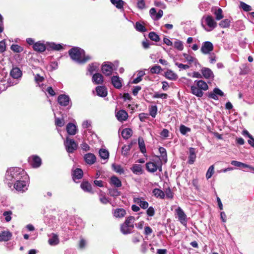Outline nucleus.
<instances>
[{
  "mask_svg": "<svg viewBox=\"0 0 254 254\" xmlns=\"http://www.w3.org/2000/svg\"><path fill=\"white\" fill-rule=\"evenodd\" d=\"M26 172L23 169L18 167H12L8 169L5 176V182L8 184L9 187L17 180H19Z\"/></svg>",
  "mask_w": 254,
  "mask_h": 254,
  "instance_id": "1",
  "label": "nucleus"
},
{
  "mask_svg": "<svg viewBox=\"0 0 254 254\" xmlns=\"http://www.w3.org/2000/svg\"><path fill=\"white\" fill-rule=\"evenodd\" d=\"M71 59L78 64H84L91 59L89 56H86L85 52L78 47H74L68 51Z\"/></svg>",
  "mask_w": 254,
  "mask_h": 254,
  "instance_id": "2",
  "label": "nucleus"
},
{
  "mask_svg": "<svg viewBox=\"0 0 254 254\" xmlns=\"http://www.w3.org/2000/svg\"><path fill=\"white\" fill-rule=\"evenodd\" d=\"M195 85L191 86V93L198 97H201L203 95L202 90L206 91L208 89V86L207 83L202 80H195Z\"/></svg>",
  "mask_w": 254,
  "mask_h": 254,
  "instance_id": "3",
  "label": "nucleus"
},
{
  "mask_svg": "<svg viewBox=\"0 0 254 254\" xmlns=\"http://www.w3.org/2000/svg\"><path fill=\"white\" fill-rule=\"evenodd\" d=\"M162 162L161 159L156 156L153 158L152 160L146 164V168L147 170L150 173H154L157 170L162 171Z\"/></svg>",
  "mask_w": 254,
  "mask_h": 254,
  "instance_id": "4",
  "label": "nucleus"
},
{
  "mask_svg": "<svg viewBox=\"0 0 254 254\" xmlns=\"http://www.w3.org/2000/svg\"><path fill=\"white\" fill-rule=\"evenodd\" d=\"M14 189L18 191L24 192L28 190L29 186L28 177L26 174L20 179L17 180L13 184Z\"/></svg>",
  "mask_w": 254,
  "mask_h": 254,
  "instance_id": "5",
  "label": "nucleus"
},
{
  "mask_svg": "<svg viewBox=\"0 0 254 254\" xmlns=\"http://www.w3.org/2000/svg\"><path fill=\"white\" fill-rule=\"evenodd\" d=\"M202 19L205 20L206 25L208 26L207 28H205V30L207 31H211L217 26V23L215 21L212 16L210 15L205 17L203 16Z\"/></svg>",
  "mask_w": 254,
  "mask_h": 254,
  "instance_id": "6",
  "label": "nucleus"
},
{
  "mask_svg": "<svg viewBox=\"0 0 254 254\" xmlns=\"http://www.w3.org/2000/svg\"><path fill=\"white\" fill-rule=\"evenodd\" d=\"M65 148L68 153H72L77 149V145L74 140L67 137L64 142Z\"/></svg>",
  "mask_w": 254,
  "mask_h": 254,
  "instance_id": "7",
  "label": "nucleus"
},
{
  "mask_svg": "<svg viewBox=\"0 0 254 254\" xmlns=\"http://www.w3.org/2000/svg\"><path fill=\"white\" fill-rule=\"evenodd\" d=\"M175 212L178 216V219L180 222L184 225L186 226L187 222V215L185 213L183 210L180 207H178L176 210Z\"/></svg>",
  "mask_w": 254,
  "mask_h": 254,
  "instance_id": "8",
  "label": "nucleus"
},
{
  "mask_svg": "<svg viewBox=\"0 0 254 254\" xmlns=\"http://www.w3.org/2000/svg\"><path fill=\"white\" fill-rule=\"evenodd\" d=\"M213 45L211 42L206 41L202 43L200 51L202 53L206 55L210 54L213 50Z\"/></svg>",
  "mask_w": 254,
  "mask_h": 254,
  "instance_id": "9",
  "label": "nucleus"
},
{
  "mask_svg": "<svg viewBox=\"0 0 254 254\" xmlns=\"http://www.w3.org/2000/svg\"><path fill=\"white\" fill-rule=\"evenodd\" d=\"M70 101V100L69 96L66 95H60L58 98V102L62 106H66L70 103V107L71 103Z\"/></svg>",
  "mask_w": 254,
  "mask_h": 254,
  "instance_id": "10",
  "label": "nucleus"
},
{
  "mask_svg": "<svg viewBox=\"0 0 254 254\" xmlns=\"http://www.w3.org/2000/svg\"><path fill=\"white\" fill-rule=\"evenodd\" d=\"M29 162L31 166L33 168L39 167L42 163L41 158L36 155L32 156L29 158Z\"/></svg>",
  "mask_w": 254,
  "mask_h": 254,
  "instance_id": "11",
  "label": "nucleus"
},
{
  "mask_svg": "<svg viewBox=\"0 0 254 254\" xmlns=\"http://www.w3.org/2000/svg\"><path fill=\"white\" fill-rule=\"evenodd\" d=\"M202 76L206 79H212L214 77V74L212 71L208 67H202L201 70Z\"/></svg>",
  "mask_w": 254,
  "mask_h": 254,
  "instance_id": "12",
  "label": "nucleus"
},
{
  "mask_svg": "<svg viewBox=\"0 0 254 254\" xmlns=\"http://www.w3.org/2000/svg\"><path fill=\"white\" fill-rule=\"evenodd\" d=\"M133 202L139 205V206L143 209H145L148 207V203L145 201L142 197H134L133 198Z\"/></svg>",
  "mask_w": 254,
  "mask_h": 254,
  "instance_id": "13",
  "label": "nucleus"
},
{
  "mask_svg": "<svg viewBox=\"0 0 254 254\" xmlns=\"http://www.w3.org/2000/svg\"><path fill=\"white\" fill-rule=\"evenodd\" d=\"M112 66L113 64L111 63H109L108 64H103L102 67V72L107 76L111 75L113 70Z\"/></svg>",
  "mask_w": 254,
  "mask_h": 254,
  "instance_id": "14",
  "label": "nucleus"
},
{
  "mask_svg": "<svg viewBox=\"0 0 254 254\" xmlns=\"http://www.w3.org/2000/svg\"><path fill=\"white\" fill-rule=\"evenodd\" d=\"M34 77V80L37 85L41 89L42 91H45V85L42 83L44 80L43 76H40L39 74H36Z\"/></svg>",
  "mask_w": 254,
  "mask_h": 254,
  "instance_id": "15",
  "label": "nucleus"
},
{
  "mask_svg": "<svg viewBox=\"0 0 254 254\" xmlns=\"http://www.w3.org/2000/svg\"><path fill=\"white\" fill-rule=\"evenodd\" d=\"M84 158L86 163L89 165L94 164L96 161L95 155L91 153L85 154Z\"/></svg>",
  "mask_w": 254,
  "mask_h": 254,
  "instance_id": "16",
  "label": "nucleus"
},
{
  "mask_svg": "<svg viewBox=\"0 0 254 254\" xmlns=\"http://www.w3.org/2000/svg\"><path fill=\"white\" fill-rule=\"evenodd\" d=\"M224 95L223 92L219 88H215L212 92H210L209 94L208 97L214 100H218V96H223Z\"/></svg>",
  "mask_w": 254,
  "mask_h": 254,
  "instance_id": "17",
  "label": "nucleus"
},
{
  "mask_svg": "<svg viewBox=\"0 0 254 254\" xmlns=\"http://www.w3.org/2000/svg\"><path fill=\"white\" fill-rule=\"evenodd\" d=\"M116 116L118 121L123 122L127 120L128 114L126 111L121 110L116 113Z\"/></svg>",
  "mask_w": 254,
  "mask_h": 254,
  "instance_id": "18",
  "label": "nucleus"
},
{
  "mask_svg": "<svg viewBox=\"0 0 254 254\" xmlns=\"http://www.w3.org/2000/svg\"><path fill=\"white\" fill-rule=\"evenodd\" d=\"M111 81L112 84L115 88L120 89L122 87V79L118 76H113Z\"/></svg>",
  "mask_w": 254,
  "mask_h": 254,
  "instance_id": "19",
  "label": "nucleus"
},
{
  "mask_svg": "<svg viewBox=\"0 0 254 254\" xmlns=\"http://www.w3.org/2000/svg\"><path fill=\"white\" fill-rule=\"evenodd\" d=\"M196 159L195 149L194 148L190 147L189 148V156L188 163L192 164L194 163Z\"/></svg>",
  "mask_w": 254,
  "mask_h": 254,
  "instance_id": "20",
  "label": "nucleus"
},
{
  "mask_svg": "<svg viewBox=\"0 0 254 254\" xmlns=\"http://www.w3.org/2000/svg\"><path fill=\"white\" fill-rule=\"evenodd\" d=\"M12 236V234L9 231H3L0 232V241H7Z\"/></svg>",
  "mask_w": 254,
  "mask_h": 254,
  "instance_id": "21",
  "label": "nucleus"
},
{
  "mask_svg": "<svg viewBox=\"0 0 254 254\" xmlns=\"http://www.w3.org/2000/svg\"><path fill=\"white\" fill-rule=\"evenodd\" d=\"M164 75L166 78L172 80H175L178 78L177 74L171 69H167Z\"/></svg>",
  "mask_w": 254,
  "mask_h": 254,
  "instance_id": "22",
  "label": "nucleus"
},
{
  "mask_svg": "<svg viewBox=\"0 0 254 254\" xmlns=\"http://www.w3.org/2000/svg\"><path fill=\"white\" fill-rule=\"evenodd\" d=\"M183 56L186 60L189 63V64H190L192 63H194L195 65L197 64H199L198 60L195 58L191 56V55L187 53H184Z\"/></svg>",
  "mask_w": 254,
  "mask_h": 254,
  "instance_id": "23",
  "label": "nucleus"
},
{
  "mask_svg": "<svg viewBox=\"0 0 254 254\" xmlns=\"http://www.w3.org/2000/svg\"><path fill=\"white\" fill-rule=\"evenodd\" d=\"M33 48L35 51L39 52H43L46 50V46L45 44L40 41L35 43L33 45Z\"/></svg>",
  "mask_w": 254,
  "mask_h": 254,
  "instance_id": "24",
  "label": "nucleus"
},
{
  "mask_svg": "<svg viewBox=\"0 0 254 254\" xmlns=\"http://www.w3.org/2000/svg\"><path fill=\"white\" fill-rule=\"evenodd\" d=\"M96 90L99 96L105 97L107 95V90L105 86H98L96 87Z\"/></svg>",
  "mask_w": 254,
  "mask_h": 254,
  "instance_id": "25",
  "label": "nucleus"
},
{
  "mask_svg": "<svg viewBox=\"0 0 254 254\" xmlns=\"http://www.w3.org/2000/svg\"><path fill=\"white\" fill-rule=\"evenodd\" d=\"M92 80L96 84H100L103 82V77L101 74L95 73L93 74Z\"/></svg>",
  "mask_w": 254,
  "mask_h": 254,
  "instance_id": "26",
  "label": "nucleus"
},
{
  "mask_svg": "<svg viewBox=\"0 0 254 254\" xmlns=\"http://www.w3.org/2000/svg\"><path fill=\"white\" fill-rule=\"evenodd\" d=\"M66 131L69 135L75 134L77 131L76 126L72 123H68L66 126Z\"/></svg>",
  "mask_w": 254,
  "mask_h": 254,
  "instance_id": "27",
  "label": "nucleus"
},
{
  "mask_svg": "<svg viewBox=\"0 0 254 254\" xmlns=\"http://www.w3.org/2000/svg\"><path fill=\"white\" fill-rule=\"evenodd\" d=\"M10 75L13 78L17 79L21 77L22 75V72L19 68L14 67L10 71Z\"/></svg>",
  "mask_w": 254,
  "mask_h": 254,
  "instance_id": "28",
  "label": "nucleus"
},
{
  "mask_svg": "<svg viewBox=\"0 0 254 254\" xmlns=\"http://www.w3.org/2000/svg\"><path fill=\"white\" fill-rule=\"evenodd\" d=\"M83 173L81 169L76 168L73 172V180L75 181L76 180H79L83 177Z\"/></svg>",
  "mask_w": 254,
  "mask_h": 254,
  "instance_id": "29",
  "label": "nucleus"
},
{
  "mask_svg": "<svg viewBox=\"0 0 254 254\" xmlns=\"http://www.w3.org/2000/svg\"><path fill=\"white\" fill-rule=\"evenodd\" d=\"M159 151L160 153V156L159 157L161 160V162L166 163L167 161V156L166 150L165 148L160 147L159 148Z\"/></svg>",
  "mask_w": 254,
  "mask_h": 254,
  "instance_id": "30",
  "label": "nucleus"
},
{
  "mask_svg": "<svg viewBox=\"0 0 254 254\" xmlns=\"http://www.w3.org/2000/svg\"><path fill=\"white\" fill-rule=\"evenodd\" d=\"M113 214L117 218H122L126 214V211L123 208H117L114 210Z\"/></svg>",
  "mask_w": 254,
  "mask_h": 254,
  "instance_id": "31",
  "label": "nucleus"
},
{
  "mask_svg": "<svg viewBox=\"0 0 254 254\" xmlns=\"http://www.w3.org/2000/svg\"><path fill=\"white\" fill-rule=\"evenodd\" d=\"M152 193L157 198L163 199L165 197L164 192L159 189H154L152 191Z\"/></svg>",
  "mask_w": 254,
  "mask_h": 254,
  "instance_id": "32",
  "label": "nucleus"
},
{
  "mask_svg": "<svg viewBox=\"0 0 254 254\" xmlns=\"http://www.w3.org/2000/svg\"><path fill=\"white\" fill-rule=\"evenodd\" d=\"M49 244L51 246H55L59 243L58 236L55 234H52L51 238L48 240Z\"/></svg>",
  "mask_w": 254,
  "mask_h": 254,
  "instance_id": "33",
  "label": "nucleus"
},
{
  "mask_svg": "<svg viewBox=\"0 0 254 254\" xmlns=\"http://www.w3.org/2000/svg\"><path fill=\"white\" fill-rule=\"evenodd\" d=\"M111 184L117 188H119L122 186L121 181L116 176H113L111 177Z\"/></svg>",
  "mask_w": 254,
  "mask_h": 254,
  "instance_id": "34",
  "label": "nucleus"
},
{
  "mask_svg": "<svg viewBox=\"0 0 254 254\" xmlns=\"http://www.w3.org/2000/svg\"><path fill=\"white\" fill-rule=\"evenodd\" d=\"M80 187L83 190L89 192H92V186L88 182H85L82 183L80 185Z\"/></svg>",
  "mask_w": 254,
  "mask_h": 254,
  "instance_id": "35",
  "label": "nucleus"
},
{
  "mask_svg": "<svg viewBox=\"0 0 254 254\" xmlns=\"http://www.w3.org/2000/svg\"><path fill=\"white\" fill-rule=\"evenodd\" d=\"M132 130L128 128L124 129L122 132V135L125 139H128L132 135Z\"/></svg>",
  "mask_w": 254,
  "mask_h": 254,
  "instance_id": "36",
  "label": "nucleus"
},
{
  "mask_svg": "<svg viewBox=\"0 0 254 254\" xmlns=\"http://www.w3.org/2000/svg\"><path fill=\"white\" fill-rule=\"evenodd\" d=\"M173 45L174 47L178 51H182L184 49L183 43L179 40L176 39Z\"/></svg>",
  "mask_w": 254,
  "mask_h": 254,
  "instance_id": "37",
  "label": "nucleus"
},
{
  "mask_svg": "<svg viewBox=\"0 0 254 254\" xmlns=\"http://www.w3.org/2000/svg\"><path fill=\"white\" fill-rule=\"evenodd\" d=\"M131 171L134 174H141L142 173V167L139 164H134L131 168Z\"/></svg>",
  "mask_w": 254,
  "mask_h": 254,
  "instance_id": "38",
  "label": "nucleus"
},
{
  "mask_svg": "<svg viewBox=\"0 0 254 254\" xmlns=\"http://www.w3.org/2000/svg\"><path fill=\"white\" fill-rule=\"evenodd\" d=\"M132 229V228L130 227L125 223L123 224L121 227V232L124 234H128L130 233Z\"/></svg>",
  "mask_w": 254,
  "mask_h": 254,
  "instance_id": "39",
  "label": "nucleus"
},
{
  "mask_svg": "<svg viewBox=\"0 0 254 254\" xmlns=\"http://www.w3.org/2000/svg\"><path fill=\"white\" fill-rule=\"evenodd\" d=\"M110 1L118 9H122L124 7V1L123 0H110Z\"/></svg>",
  "mask_w": 254,
  "mask_h": 254,
  "instance_id": "40",
  "label": "nucleus"
},
{
  "mask_svg": "<svg viewBox=\"0 0 254 254\" xmlns=\"http://www.w3.org/2000/svg\"><path fill=\"white\" fill-rule=\"evenodd\" d=\"M145 75V72L142 70H140L137 73V77L134 78L132 83L133 84H137L142 80V77Z\"/></svg>",
  "mask_w": 254,
  "mask_h": 254,
  "instance_id": "41",
  "label": "nucleus"
},
{
  "mask_svg": "<svg viewBox=\"0 0 254 254\" xmlns=\"http://www.w3.org/2000/svg\"><path fill=\"white\" fill-rule=\"evenodd\" d=\"M98 195L99 197V200L102 203L106 204L109 202L108 198L106 196L105 193L104 192L100 190L98 193Z\"/></svg>",
  "mask_w": 254,
  "mask_h": 254,
  "instance_id": "42",
  "label": "nucleus"
},
{
  "mask_svg": "<svg viewBox=\"0 0 254 254\" xmlns=\"http://www.w3.org/2000/svg\"><path fill=\"white\" fill-rule=\"evenodd\" d=\"M132 145V143H130L128 145H125L123 146L122 149V154L125 156H127L129 151L130 150Z\"/></svg>",
  "mask_w": 254,
  "mask_h": 254,
  "instance_id": "43",
  "label": "nucleus"
},
{
  "mask_svg": "<svg viewBox=\"0 0 254 254\" xmlns=\"http://www.w3.org/2000/svg\"><path fill=\"white\" fill-rule=\"evenodd\" d=\"M99 155L101 158L103 159H107L109 158V153L108 151L105 149H101L99 150Z\"/></svg>",
  "mask_w": 254,
  "mask_h": 254,
  "instance_id": "44",
  "label": "nucleus"
},
{
  "mask_svg": "<svg viewBox=\"0 0 254 254\" xmlns=\"http://www.w3.org/2000/svg\"><path fill=\"white\" fill-rule=\"evenodd\" d=\"M134 217L133 216H130L127 218L124 223L127 225V226H129L130 227L133 228V223L134 222Z\"/></svg>",
  "mask_w": 254,
  "mask_h": 254,
  "instance_id": "45",
  "label": "nucleus"
},
{
  "mask_svg": "<svg viewBox=\"0 0 254 254\" xmlns=\"http://www.w3.org/2000/svg\"><path fill=\"white\" fill-rule=\"evenodd\" d=\"M49 47L55 51H60L63 49V47L60 44H56L55 43H51L49 44Z\"/></svg>",
  "mask_w": 254,
  "mask_h": 254,
  "instance_id": "46",
  "label": "nucleus"
},
{
  "mask_svg": "<svg viewBox=\"0 0 254 254\" xmlns=\"http://www.w3.org/2000/svg\"><path fill=\"white\" fill-rule=\"evenodd\" d=\"M231 163L232 165L240 168H248L249 167V165L235 160L232 161Z\"/></svg>",
  "mask_w": 254,
  "mask_h": 254,
  "instance_id": "47",
  "label": "nucleus"
},
{
  "mask_svg": "<svg viewBox=\"0 0 254 254\" xmlns=\"http://www.w3.org/2000/svg\"><path fill=\"white\" fill-rule=\"evenodd\" d=\"M138 141L139 147L141 152L143 153L146 152V148L143 139L142 137H139Z\"/></svg>",
  "mask_w": 254,
  "mask_h": 254,
  "instance_id": "48",
  "label": "nucleus"
},
{
  "mask_svg": "<svg viewBox=\"0 0 254 254\" xmlns=\"http://www.w3.org/2000/svg\"><path fill=\"white\" fill-rule=\"evenodd\" d=\"M99 64L97 63H93L89 65L88 71L90 74H92L94 71L98 70L99 68Z\"/></svg>",
  "mask_w": 254,
  "mask_h": 254,
  "instance_id": "49",
  "label": "nucleus"
},
{
  "mask_svg": "<svg viewBox=\"0 0 254 254\" xmlns=\"http://www.w3.org/2000/svg\"><path fill=\"white\" fill-rule=\"evenodd\" d=\"M135 28L139 32H143L146 31V28L139 22H136L135 24Z\"/></svg>",
  "mask_w": 254,
  "mask_h": 254,
  "instance_id": "50",
  "label": "nucleus"
},
{
  "mask_svg": "<svg viewBox=\"0 0 254 254\" xmlns=\"http://www.w3.org/2000/svg\"><path fill=\"white\" fill-rule=\"evenodd\" d=\"M214 14L215 15L216 19L217 20H219L223 17V11L222 9L220 8H218V9H216L215 11L214 12Z\"/></svg>",
  "mask_w": 254,
  "mask_h": 254,
  "instance_id": "51",
  "label": "nucleus"
},
{
  "mask_svg": "<svg viewBox=\"0 0 254 254\" xmlns=\"http://www.w3.org/2000/svg\"><path fill=\"white\" fill-rule=\"evenodd\" d=\"M148 37L151 40L155 42H158L160 40L159 36L154 32H150Z\"/></svg>",
  "mask_w": 254,
  "mask_h": 254,
  "instance_id": "52",
  "label": "nucleus"
},
{
  "mask_svg": "<svg viewBox=\"0 0 254 254\" xmlns=\"http://www.w3.org/2000/svg\"><path fill=\"white\" fill-rule=\"evenodd\" d=\"M149 115L153 118H155L157 114V108L156 106H152L149 108Z\"/></svg>",
  "mask_w": 254,
  "mask_h": 254,
  "instance_id": "53",
  "label": "nucleus"
},
{
  "mask_svg": "<svg viewBox=\"0 0 254 254\" xmlns=\"http://www.w3.org/2000/svg\"><path fill=\"white\" fill-rule=\"evenodd\" d=\"M65 124L64 120L63 117L62 118H55V125L59 127H62Z\"/></svg>",
  "mask_w": 254,
  "mask_h": 254,
  "instance_id": "54",
  "label": "nucleus"
},
{
  "mask_svg": "<svg viewBox=\"0 0 254 254\" xmlns=\"http://www.w3.org/2000/svg\"><path fill=\"white\" fill-rule=\"evenodd\" d=\"M112 167L116 172L120 174L124 173V170L121 166L119 165L113 164Z\"/></svg>",
  "mask_w": 254,
  "mask_h": 254,
  "instance_id": "55",
  "label": "nucleus"
},
{
  "mask_svg": "<svg viewBox=\"0 0 254 254\" xmlns=\"http://www.w3.org/2000/svg\"><path fill=\"white\" fill-rule=\"evenodd\" d=\"M214 165H211L208 168V169L206 172V178H207V179H210L212 177L213 174H214Z\"/></svg>",
  "mask_w": 254,
  "mask_h": 254,
  "instance_id": "56",
  "label": "nucleus"
},
{
  "mask_svg": "<svg viewBox=\"0 0 254 254\" xmlns=\"http://www.w3.org/2000/svg\"><path fill=\"white\" fill-rule=\"evenodd\" d=\"M136 7L139 9L145 8V2L144 0H136Z\"/></svg>",
  "mask_w": 254,
  "mask_h": 254,
  "instance_id": "57",
  "label": "nucleus"
},
{
  "mask_svg": "<svg viewBox=\"0 0 254 254\" xmlns=\"http://www.w3.org/2000/svg\"><path fill=\"white\" fill-rule=\"evenodd\" d=\"M230 21L228 19L222 20L219 24V26L222 28H227L229 27Z\"/></svg>",
  "mask_w": 254,
  "mask_h": 254,
  "instance_id": "58",
  "label": "nucleus"
},
{
  "mask_svg": "<svg viewBox=\"0 0 254 254\" xmlns=\"http://www.w3.org/2000/svg\"><path fill=\"white\" fill-rule=\"evenodd\" d=\"M161 70H162V68H161L160 66L157 65H155L152 66L150 68V72L152 73L158 74V73H159L160 72Z\"/></svg>",
  "mask_w": 254,
  "mask_h": 254,
  "instance_id": "59",
  "label": "nucleus"
},
{
  "mask_svg": "<svg viewBox=\"0 0 254 254\" xmlns=\"http://www.w3.org/2000/svg\"><path fill=\"white\" fill-rule=\"evenodd\" d=\"M240 7L245 11L248 12L252 10L251 6L244 2L241 1L240 2Z\"/></svg>",
  "mask_w": 254,
  "mask_h": 254,
  "instance_id": "60",
  "label": "nucleus"
},
{
  "mask_svg": "<svg viewBox=\"0 0 254 254\" xmlns=\"http://www.w3.org/2000/svg\"><path fill=\"white\" fill-rule=\"evenodd\" d=\"M12 212L11 211H4L3 215L5 217V220L6 222H9L11 219V215Z\"/></svg>",
  "mask_w": 254,
  "mask_h": 254,
  "instance_id": "61",
  "label": "nucleus"
},
{
  "mask_svg": "<svg viewBox=\"0 0 254 254\" xmlns=\"http://www.w3.org/2000/svg\"><path fill=\"white\" fill-rule=\"evenodd\" d=\"M180 131L182 134L185 135L187 132L190 131V128L184 125H181L180 127Z\"/></svg>",
  "mask_w": 254,
  "mask_h": 254,
  "instance_id": "62",
  "label": "nucleus"
},
{
  "mask_svg": "<svg viewBox=\"0 0 254 254\" xmlns=\"http://www.w3.org/2000/svg\"><path fill=\"white\" fill-rule=\"evenodd\" d=\"M109 193L111 196L114 197L118 196L120 195V192L116 189H109Z\"/></svg>",
  "mask_w": 254,
  "mask_h": 254,
  "instance_id": "63",
  "label": "nucleus"
},
{
  "mask_svg": "<svg viewBox=\"0 0 254 254\" xmlns=\"http://www.w3.org/2000/svg\"><path fill=\"white\" fill-rule=\"evenodd\" d=\"M10 49L12 51L16 53H20L22 51V48L20 46L16 44H12L11 46Z\"/></svg>",
  "mask_w": 254,
  "mask_h": 254,
  "instance_id": "64",
  "label": "nucleus"
}]
</instances>
